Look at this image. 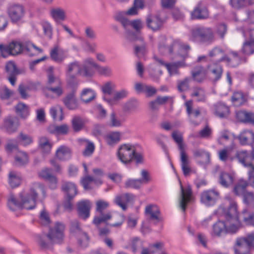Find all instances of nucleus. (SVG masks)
<instances>
[{
	"label": "nucleus",
	"mask_w": 254,
	"mask_h": 254,
	"mask_svg": "<svg viewBox=\"0 0 254 254\" xmlns=\"http://www.w3.org/2000/svg\"><path fill=\"white\" fill-rule=\"evenodd\" d=\"M95 91L90 88H84L80 93V99L85 103H88L96 98Z\"/></svg>",
	"instance_id": "e433bc0d"
},
{
	"label": "nucleus",
	"mask_w": 254,
	"mask_h": 254,
	"mask_svg": "<svg viewBox=\"0 0 254 254\" xmlns=\"http://www.w3.org/2000/svg\"><path fill=\"white\" fill-rule=\"evenodd\" d=\"M18 139L19 142L24 146L28 145L33 142V139L31 136L22 132L19 134Z\"/></svg>",
	"instance_id": "69168bd1"
},
{
	"label": "nucleus",
	"mask_w": 254,
	"mask_h": 254,
	"mask_svg": "<svg viewBox=\"0 0 254 254\" xmlns=\"http://www.w3.org/2000/svg\"><path fill=\"white\" fill-rule=\"evenodd\" d=\"M236 117L241 122L254 124V114L252 113L246 111H238L236 112Z\"/></svg>",
	"instance_id": "7c9ffc66"
},
{
	"label": "nucleus",
	"mask_w": 254,
	"mask_h": 254,
	"mask_svg": "<svg viewBox=\"0 0 254 254\" xmlns=\"http://www.w3.org/2000/svg\"><path fill=\"white\" fill-rule=\"evenodd\" d=\"M180 192L179 201L180 206H186L190 205L194 201L191 188L190 185L183 186L181 181H179Z\"/></svg>",
	"instance_id": "ddd939ff"
},
{
	"label": "nucleus",
	"mask_w": 254,
	"mask_h": 254,
	"mask_svg": "<svg viewBox=\"0 0 254 254\" xmlns=\"http://www.w3.org/2000/svg\"><path fill=\"white\" fill-rule=\"evenodd\" d=\"M155 60L159 64L164 65L167 69L170 75L178 74L179 73V67H184L186 65L184 62H178L173 64H166L161 59L157 57H154Z\"/></svg>",
	"instance_id": "6ab92c4d"
},
{
	"label": "nucleus",
	"mask_w": 254,
	"mask_h": 254,
	"mask_svg": "<svg viewBox=\"0 0 254 254\" xmlns=\"http://www.w3.org/2000/svg\"><path fill=\"white\" fill-rule=\"evenodd\" d=\"M84 124L83 120L79 117H75L72 120V126L75 131L81 130L83 128Z\"/></svg>",
	"instance_id": "bf43d9fd"
},
{
	"label": "nucleus",
	"mask_w": 254,
	"mask_h": 254,
	"mask_svg": "<svg viewBox=\"0 0 254 254\" xmlns=\"http://www.w3.org/2000/svg\"><path fill=\"white\" fill-rule=\"evenodd\" d=\"M190 49L188 45L182 44L178 40H174L170 45L167 46L160 45L159 50L162 53H168L171 54L173 52H176L183 57L187 56V51Z\"/></svg>",
	"instance_id": "9d476101"
},
{
	"label": "nucleus",
	"mask_w": 254,
	"mask_h": 254,
	"mask_svg": "<svg viewBox=\"0 0 254 254\" xmlns=\"http://www.w3.org/2000/svg\"><path fill=\"white\" fill-rule=\"evenodd\" d=\"M218 211L226 220L218 221L213 225L212 235L220 237L226 233H236L241 227L237 207H219Z\"/></svg>",
	"instance_id": "f257e3e1"
},
{
	"label": "nucleus",
	"mask_w": 254,
	"mask_h": 254,
	"mask_svg": "<svg viewBox=\"0 0 254 254\" xmlns=\"http://www.w3.org/2000/svg\"><path fill=\"white\" fill-rule=\"evenodd\" d=\"M251 38L246 40L243 44L242 52L246 55H250L254 53V29L250 31Z\"/></svg>",
	"instance_id": "bb28decb"
},
{
	"label": "nucleus",
	"mask_w": 254,
	"mask_h": 254,
	"mask_svg": "<svg viewBox=\"0 0 254 254\" xmlns=\"http://www.w3.org/2000/svg\"><path fill=\"white\" fill-rule=\"evenodd\" d=\"M191 81V78L187 77L183 79L177 81V89L181 92H184L190 88V83Z\"/></svg>",
	"instance_id": "6e6d98bb"
},
{
	"label": "nucleus",
	"mask_w": 254,
	"mask_h": 254,
	"mask_svg": "<svg viewBox=\"0 0 254 254\" xmlns=\"http://www.w3.org/2000/svg\"><path fill=\"white\" fill-rule=\"evenodd\" d=\"M50 14L51 17L57 23H60L65 20L66 15L65 11L60 7H54L51 9Z\"/></svg>",
	"instance_id": "b1692460"
},
{
	"label": "nucleus",
	"mask_w": 254,
	"mask_h": 254,
	"mask_svg": "<svg viewBox=\"0 0 254 254\" xmlns=\"http://www.w3.org/2000/svg\"><path fill=\"white\" fill-rule=\"evenodd\" d=\"M53 143L49 138L45 136H42L39 139V147L42 153L49 154L51 153Z\"/></svg>",
	"instance_id": "c756f323"
},
{
	"label": "nucleus",
	"mask_w": 254,
	"mask_h": 254,
	"mask_svg": "<svg viewBox=\"0 0 254 254\" xmlns=\"http://www.w3.org/2000/svg\"><path fill=\"white\" fill-rule=\"evenodd\" d=\"M253 237L250 233L236 239L233 249L235 254H248L252 248H254Z\"/></svg>",
	"instance_id": "0eeeda50"
},
{
	"label": "nucleus",
	"mask_w": 254,
	"mask_h": 254,
	"mask_svg": "<svg viewBox=\"0 0 254 254\" xmlns=\"http://www.w3.org/2000/svg\"><path fill=\"white\" fill-rule=\"evenodd\" d=\"M97 63L92 58H87L83 62L82 65H80L79 75L90 77L94 74V68L96 69Z\"/></svg>",
	"instance_id": "dca6fc26"
},
{
	"label": "nucleus",
	"mask_w": 254,
	"mask_h": 254,
	"mask_svg": "<svg viewBox=\"0 0 254 254\" xmlns=\"http://www.w3.org/2000/svg\"><path fill=\"white\" fill-rule=\"evenodd\" d=\"M241 216L246 224L254 226V208L245 209Z\"/></svg>",
	"instance_id": "a19ab883"
},
{
	"label": "nucleus",
	"mask_w": 254,
	"mask_h": 254,
	"mask_svg": "<svg viewBox=\"0 0 254 254\" xmlns=\"http://www.w3.org/2000/svg\"><path fill=\"white\" fill-rule=\"evenodd\" d=\"M64 104L69 110H75L78 107L77 100L74 92H71L67 94L63 99Z\"/></svg>",
	"instance_id": "cd10ccee"
},
{
	"label": "nucleus",
	"mask_w": 254,
	"mask_h": 254,
	"mask_svg": "<svg viewBox=\"0 0 254 254\" xmlns=\"http://www.w3.org/2000/svg\"><path fill=\"white\" fill-rule=\"evenodd\" d=\"M13 91L9 90L5 86L0 87V98L2 100L9 99L12 95Z\"/></svg>",
	"instance_id": "0e129e2a"
},
{
	"label": "nucleus",
	"mask_w": 254,
	"mask_h": 254,
	"mask_svg": "<svg viewBox=\"0 0 254 254\" xmlns=\"http://www.w3.org/2000/svg\"><path fill=\"white\" fill-rule=\"evenodd\" d=\"M193 154L195 158L199 159L201 164H207L210 161L209 153L203 149H195L193 150Z\"/></svg>",
	"instance_id": "ea45409f"
},
{
	"label": "nucleus",
	"mask_w": 254,
	"mask_h": 254,
	"mask_svg": "<svg viewBox=\"0 0 254 254\" xmlns=\"http://www.w3.org/2000/svg\"><path fill=\"white\" fill-rule=\"evenodd\" d=\"M80 70V65L78 62H75L67 65L66 71V81L69 86L73 87L78 85L76 75H79Z\"/></svg>",
	"instance_id": "4468645a"
},
{
	"label": "nucleus",
	"mask_w": 254,
	"mask_h": 254,
	"mask_svg": "<svg viewBox=\"0 0 254 254\" xmlns=\"http://www.w3.org/2000/svg\"><path fill=\"white\" fill-rule=\"evenodd\" d=\"M15 162L18 165H22L28 162L27 155L23 152L18 151L15 157Z\"/></svg>",
	"instance_id": "052dcab7"
},
{
	"label": "nucleus",
	"mask_w": 254,
	"mask_h": 254,
	"mask_svg": "<svg viewBox=\"0 0 254 254\" xmlns=\"http://www.w3.org/2000/svg\"><path fill=\"white\" fill-rule=\"evenodd\" d=\"M131 198V196L128 194L117 196L115 199V202L119 206H126L127 202H129Z\"/></svg>",
	"instance_id": "13d9d810"
},
{
	"label": "nucleus",
	"mask_w": 254,
	"mask_h": 254,
	"mask_svg": "<svg viewBox=\"0 0 254 254\" xmlns=\"http://www.w3.org/2000/svg\"><path fill=\"white\" fill-rule=\"evenodd\" d=\"M135 148L129 144L121 145L118 149L117 155L119 159L124 164H128L133 160Z\"/></svg>",
	"instance_id": "f8f14e48"
},
{
	"label": "nucleus",
	"mask_w": 254,
	"mask_h": 254,
	"mask_svg": "<svg viewBox=\"0 0 254 254\" xmlns=\"http://www.w3.org/2000/svg\"><path fill=\"white\" fill-rule=\"evenodd\" d=\"M54 68L52 66H50L48 68L47 72V83L48 86H53L54 84L57 85H61L62 83V82L61 79L57 76H55L53 73Z\"/></svg>",
	"instance_id": "a18cd8bd"
},
{
	"label": "nucleus",
	"mask_w": 254,
	"mask_h": 254,
	"mask_svg": "<svg viewBox=\"0 0 254 254\" xmlns=\"http://www.w3.org/2000/svg\"><path fill=\"white\" fill-rule=\"evenodd\" d=\"M93 182L95 185H99L102 184V181L100 178L94 179V178L86 176L81 180V184L85 189H90L89 184Z\"/></svg>",
	"instance_id": "864d4df0"
},
{
	"label": "nucleus",
	"mask_w": 254,
	"mask_h": 254,
	"mask_svg": "<svg viewBox=\"0 0 254 254\" xmlns=\"http://www.w3.org/2000/svg\"><path fill=\"white\" fill-rule=\"evenodd\" d=\"M207 70L208 74H211L210 77L213 80H217L221 76L222 69L219 65L210 64L208 66Z\"/></svg>",
	"instance_id": "f704fd0d"
},
{
	"label": "nucleus",
	"mask_w": 254,
	"mask_h": 254,
	"mask_svg": "<svg viewBox=\"0 0 254 254\" xmlns=\"http://www.w3.org/2000/svg\"><path fill=\"white\" fill-rule=\"evenodd\" d=\"M127 92L125 90H122L115 93L112 98L107 100V102L111 105L115 104L117 101L123 99L127 96Z\"/></svg>",
	"instance_id": "4d7b16f0"
},
{
	"label": "nucleus",
	"mask_w": 254,
	"mask_h": 254,
	"mask_svg": "<svg viewBox=\"0 0 254 254\" xmlns=\"http://www.w3.org/2000/svg\"><path fill=\"white\" fill-rule=\"evenodd\" d=\"M106 207H97L96 212L99 216H95L93 220V223L98 228L102 222H106L113 217L117 220V222L111 225L114 227H119L122 225L124 221V216L123 215L115 213L112 215L111 213L107 212L105 210Z\"/></svg>",
	"instance_id": "39448f33"
},
{
	"label": "nucleus",
	"mask_w": 254,
	"mask_h": 254,
	"mask_svg": "<svg viewBox=\"0 0 254 254\" xmlns=\"http://www.w3.org/2000/svg\"><path fill=\"white\" fill-rule=\"evenodd\" d=\"M5 69L9 75H17L19 73L18 70L13 62H8L6 64Z\"/></svg>",
	"instance_id": "338daca9"
},
{
	"label": "nucleus",
	"mask_w": 254,
	"mask_h": 254,
	"mask_svg": "<svg viewBox=\"0 0 254 254\" xmlns=\"http://www.w3.org/2000/svg\"><path fill=\"white\" fill-rule=\"evenodd\" d=\"M172 136L175 142L178 144L180 152L181 167L185 176L190 174L191 169L190 166L189 156L186 151V145L183 142V134L182 133L174 131Z\"/></svg>",
	"instance_id": "20e7f679"
},
{
	"label": "nucleus",
	"mask_w": 254,
	"mask_h": 254,
	"mask_svg": "<svg viewBox=\"0 0 254 254\" xmlns=\"http://www.w3.org/2000/svg\"><path fill=\"white\" fill-rule=\"evenodd\" d=\"M145 21L147 27L153 31L160 30L163 25L162 19L156 15L148 14Z\"/></svg>",
	"instance_id": "a211bd4d"
},
{
	"label": "nucleus",
	"mask_w": 254,
	"mask_h": 254,
	"mask_svg": "<svg viewBox=\"0 0 254 254\" xmlns=\"http://www.w3.org/2000/svg\"><path fill=\"white\" fill-rule=\"evenodd\" d=\"M50 112L54 120L61 121L64 119L63 108L59 105L51 107Z\"/></svg>",
	"instance_id": "8fccbe9b"
},
{
	"label": "nucleus",
	"mask_w": 254,
	"mask_h": 254,
	"mask_svg": "<svg viewBox=\"0 0 254 254\" xmlns=\"http://www.w3.org/2000/svg\"><path fill=\"white\" fill-rule=\"evenodd\" d=\"M191 38L193 41L210 44L215 41V35L212 28L197 27L191 30Z\"/></svg>",
	"instance_id": "423d86ee"
},
{
	"label": "nucleus",
	"mask_w": 254,
	"mask_h": 254,
	"mask_svg": "<svg viewBox=\"0 0 254 254\" xmlns=\"http://www.w3.org/2000/svg\"><path fill=\"white\" fill-rule=\"evenodd\" d=\"M185 106L186 107V111L188 115L190 117H197L200 114V109L197 108L193 109V102L191 100H189L185 103Z\"/></svg>",
	"instance_id": "3c124183"
},
{
	"label": "nucleus",
	"mask_w": 254,
	"mask_h": 254,
	"mask_svg": "<svg viewBox=\"0 0 254 254\" xmlns=\"http://www.w3.org/2000/svg\"><path fill=\"white\" fill-rule=\"evenodd\" d=\"M209 57L212 60L217 62H220L223 61L230 62L229 59L225 55L224 51L221 48L215 47L213 48L209 53Z\"/></svg>",
	"instance_id": "393cba45"
},
{
	"label": "nucleus",
	"mask_w": 254,
	"mask_h": 254,
	"mask_svg": "<svg viewBox=\"0 0 254 254\" xmlns=\"http://www.w3.org/2000/svg\"><path fill=\"white\" fill-rule=\"evenodd\" d=\"M191 96L198 102H204L206 99L204 90L199 87H195L192 89Z\"/></svg>",
	"instance_id": "49530a36"
},
{
	"label": "nucleus",
	"mask_w": 254,
	"mask_h": 254,
	"mask_svg": "<svg viewBox=\"0 0 254 254\" xmlns=\"http://www.w3.org/2000/svg\"><path fill=\"white\" fill-rule=\"evenodd\" d=\"M193 80L201 82L203 81L208 74L207 70L204 67L198 66L195 67L191 72Z\"/></svg>",
	"instance_id": "4be33fe9"
},
{
	"label": "nucleus",
	"mask_w": 254,
	"mask_h": 254,
	"mask_svg": "<svg viewBox=\"0 0 254 254\" xmlns=\"http://www.w3.org/2000/svg\"><path fill=\"white\" fill-rule=\"evenodd\" d=\"M41 240H43V241L44 242V243H46V244L50 242V240L48 239L47 234H43L41 235H38L37 236V242L38 245H39V246L42 249H44V250L50 249L51 248L52 245L54 244L53 242H50V243H49V245L47 247H45L44 246H42V245H41V244L40 241Z\"/></svg>",
	"instance_id": "e2e57ef3"
},
{
	"label": "nucleus",
	"mask_w": 254,
	"mask_h": 254,
	"mask_svg": "<svg viewBox=\"0 0 254 254\" xmlns=\"http://www.w3.org/2000/svg\"><path fill=\"white\" fill-rule=\"evenodd\" d=\"M39 220L40 223L44 225H48L51 222L49 213L45 209H43L40 213Z\"/></svg>",
	"instance_id": "680f3d73"
},
{
	"label": "nucleus",
	"mask_w": 254,
	"mask_h": 254,
	"mask_svg": "<svg viewBox=\"0 0 254 254\" xmlns=\"http://www.w3.org/2000/svg\"><path fill=\"white\" fill-rule=\"evenodd\" d=\"M63 84L53 87L47 86L44 89V94L49 98L54 99L61 96L64 93Z\"/></svg>",
	"instance_id": "aec40b11"
},
{
	"label": "nucleus",
	"mask_w": 254,
	"mask_h": 254,
	"mask_svg": "<svg viewBox=\"0 0 254 254\" xmlns=\"http://www.w3.org/2000/svg\"><path fill=\"white\" fill-rule=\"evenodd\" d=\"M237 158L244 166L250 167L253 170V166H254L251 163L248 162V160L250 158L249 154L246 151H240L237 153Z\"/></svg>",
	"instance_id": "de8ad7c7"
},
{
	"label": "nucleus",
	"mask_w": 254,
	"mask_h": 254,
	"mask_svg": "<svg viewBox=\"0 0 254 254\" xmlns=\"http://www.w3.org/2000/svg\"><path fill=\"white\" fill-rule=\"evenodd\" d=\"M51 59L57 63L62 62L66 57L65 52L59 45H55L51 50Z\"/></svg>",
	"instance_id": "5701e85b"
},
{
	"label": "nucleus",
	"mask_w": 254,
	"mask_h": 254,
	"mask_svg": "<svg viewBox=\"0 0 254 254\" xmlns=\"http://www.w3.org/2000/svg\"><path fill=\"white\" fill-rule=\"evenodd\" d=\"M127 39L131 42H135L133 51L136 56L138 57H143L147 53L146 43L144 42L143 37L140 34L130 33L127 35Z\"/></svg>",
	"instance_id": "1a4fd4ad"
},
{
	"label": "nucleus",
	"mask_w": 254,
	"mask_h": 254,
	"mask_svg": "<svg viewBox=\"0 0 254 254\" xmlns=\"http://www.w3.org/2000/svg\"><path fill=\"white\" fill-rule=\"evenodd\" d=\"M17 115L22 119H26L29 115V108L24 103L20 102L15 106Z\"/></svg>",
	"instance_id": "58836bf2"
},
{
	"label": "nucleus",
	"mask_w": 254,
	"mask_h": 254,
	"mask_svg": "<svg viewBox=\"0 0 254 254\" xmlns=\"http://www.w3.org/2000/svg\"><path fill=\"white\" fill-rule=\"evenodd\" d=\"M61 189L66 195L64 206H71L72 205L71 200L77 194V188L75 185L72 182L63 181Z\"/></svg>",
	"instance_id": "2eb2a0df"
},
{
	"label": "nucleus",
	"mask_w": 254,
	"mask_h": 254,
	"mask_svg": "<svg viewBox=\"0 0 254 254\" xmlns=\"http://www.w3.org/2000/svg\"><path fill=\"white\" fill-rule=\"evenodd\" d=\"M248 186V183L246 181L241 180L234 188L233 191L237 195H244L246 191V188Z\"/></svg>",
	"instance_id": "09e8293b"
},
{
	"label": "nucleus",
	"mask_w": 254,
	"mask_h": 254,
	"mask_svg": "<svg viewBox=\"0 0 254 254\" xmlns=\"http://www.w3.org/2000/svg\"><path fill=\"white\" fill-rule=\"evenodd\" d=\"M190 15L192 19H205L209 17V13L207 8L199 2L191 12Z\"/></svg>",
	"instance_id": "f3484780"
},
{
	"label": "nucleus",
	"mask_w": 254,
	"mask_h": 254,
	"mask_svg": "<svg viewBox=\"0 0 254 254\" xmlns=\"http://www.w3.org/2000/svg\"><path fill=\"white\" fill-rule=\"evenodd\" d=\"M25 50L30 56H35L43 52V50L37 47L30 42L26 43L22 45L20 43L12 42L8 45L0 44V53L3 58L9 55H17Z\"/></svg>",
	"instance_id": "f03ea898"
},
{
	"label": "nucleus",
	"mask_w": 254,
	"mask_h": 254,
	"mask_svg": "<svg viewBox=\"0 0 254 254\" xmlns=\"http://www.w3.org/2000/svg\"><path fill=\"white\" fill-rule=\"evenodd\" d=\"M65 229L64 225L61 222H56L54 226L51 228L48 234V239L50 242H53L54 244L61 243L63 242L64 238V231ZM44 243L43 240L40 241L41 245L44 247H47L49 243Z\"/></svg>",
	"instance_id": "6e6552de"
},
{
	"label": "nucleus",
	"mask_w": 254,
	"mask_h": 254,
	"mask_svg": "<svg viewBox=\"0 0 254 254\" xmlns=\"http://www.w3.org/2000/svg\"><path fill=\"white\" fill-rule=\"evenodd\" d=\"M232 101L235 106H241L247 101V96L242 91H235L232 96Z\"/></svg>",
	"instance_id": "79ce46f5"
},
{
	"label": "nucleus",
	"mask_w": 254,
	"mask_h": 254,
	"mask_svg": "<svg viewBox=\"0 0 254 254\" xmlns=\"http://www.w3.org/2000/svg\"><path fill=\"white\" fill-rule=\"evenodd\" d=\"M155 207H146L145 213L146 216L152 220H155L157 222L162 220L160 215V212L157 209H154Z\"/></svg>",
	"instance_id": "603ef678"
},
{
	"label": "nucleus",
	"mask_w": 254,
	"mask_h": 254,
	"mask_svg": "<svg viewBox=\"0 0 254 254\" xmlns=\"http://www.w3.org/2000/svg\"><path fill=\"white\" fill-rule=\"evenodd\" d=\"M7 13L11 22L17 23L23 18L25 14V9L22 4L13 3L8 6Z\"/></svg>",
	"instance_id": "9b49d317"
},
{
	"label": "nucleus",
	"mask_w": 254,
	"mask_h": 254,
	"mask_svg": "<svg viewBox=\"0 0 254 254\" xmlns=\"http://www.w3.org/2000/svg\"><path fill=\"white\" fill-rule=\"evenodd\" d=\"M213 111L215 115L221 118L228 117L230 114L229 107L222 103H218L213 106Z\"/></svg>",
	"instance_id": "c85d7f7f"
},
{
	"label": "nucleus",
	"mask_w": 254,
	"mask_h": 254,
	"mask_svg": "<svg viewBox=\"0 0 254 254\" xmlns=\"http://www.w3.org/2000/svg\"><path fill=\"white\" fill-rule=\"evenodd\" d=\"M38 193L34 189H31L29 192H21L18 198L11 195L8 200L9 205L24 206H35L37 205L36 200Z\"/></svg>",
	"instance_id": "7ed1b4c3"
},
{
	"label": "nucleus",
	"mask_w": 254,
	"mask_h": 254,
	"mask_svg": "<svg viewBox=\"0 0 254 254\" xmlns=\"http://www.w3.org/2000/svg\"><path fill=\"white\" fill-rule=\"evenodd\" d=\"M143 241L138 237H133L129 240L127 246L125 247L130 249L133 253H136L140 248H143Z\"/></svg>",
	"instance_id": "2f4dec72"
},
{
	"label": "nucleus",
	"mask_w": 254,
	"mask_h": 254,
	"mask_svg": "<svg viewBox=\"0 0 254 254\" xmlns=\"http://www.w3.org/2000/svg\"><path fill=\"white\" fill-rule=\"evenodd\" d=\"M48 131L51 133L65 135L69 131V127L65 124L61 126L50 125L48 128Z\"/></svg>",
	"instance_id": "c9c22d12"
},
{
	"label": "nucleus",
	"mask_w": 254,
	"mask_h": 254,
	"mask_svg": "<svg viewBox=\"0 0 254 254\" xmlns=\"http://www.w3.org/2000/svg\"><path fill=\"white\" fill-rule=\"evenodd\" d=\"M19 125L18 120L15 117L8 116L4 121V127L9 133L15 132Z\"/></svg>",
	"instance_id": "a878e982"
},
{
	"label": "nucleus",
	"mask_w": 254,
	"mask_h": 254,
	"mask_svg": "<svg viewBox=\"0 0 254 254\" xmlns=\"http://www.w3.org/2000/svg\"><path fill=\"white\" fill-rule=\"evenodd\" d=\"M71 150L65 145L59 147L55 152V158L61 161H65L69 159L71 157Z\"/></svg>",
	"instance_id": "412c9836"
},
{
	"label": "nucleus",
	"mask_w": 254,
	"mask_h": 254,
	"mask_svg": "<svg viewBox=\"0 0 254 254\" xmlns=\"http://www.w3.org/2000/svg\"><path fill=\"white\" fill-rule=\"evenodd\" d=\"M105 140L110 146H113L118 143L121 139V133L119 132H111L105 136Z\"/></svg>",
	"instance_id": "c03bdc74"
},
{
	"label": "nucleus",
	"mask_w": 254,
	"mask_h": 254,
	"mask_svg": "<svg viewBox=\"0 0 254 254\" xmlns=\"http://www.w3.org/2000/svg\"><path fill=\"white\" fill-rule=\"evenodd\" d=\"M239 140L242 145H246L254 142V132L250 130H245L241 132Z\"/></svg>",
	"instance_id": "473e14b6"
},
{
	"label": "nucleus",
	"mask_w": 254,
	"mask_h": 254,
	"mask_svg": "<svg viewBox=\"0 0 254 254\" xmlns=\"http://www.w3.org/2000/svg\"><path fill=\"white\" fill-rule=\"evenodd\" d=\"M70 232L76 237H77L78 235H81L83 236V237L85 238V241L82 244L84 246L87 245L89 240V236L86 233L81 230L79 224L77 221H74L72 222L70 227Z\"/></svg>",
	"instance_id": "72a5a7b5"
},
{
	"label": "nucleus",
	"mask_w": 254,
	"mask_h": 254,
	"mask_svg": "<svg viewBox=\"0 0 254 254\" xmlns=\"http://www.w3.org/2000/svg\"><path fill=\"white\" fill-rule=\"evenodd\" d=\"M211 128L208 126H206L199 131L198 137L203 138H210L211 137Z\"/></svg>",
	"instance_id": "774afa93"
},
{
	"label": "nucleus",
	"mask_w": 254,
	"mask_h": 254,
	"mask_svg": "<svg viewBox=\"0 0 254 254\" xmlns=\"http://www.w3.org/2000/svg\"><path fill=\"white\" fill-rule=\"evenodd\" d=\"M21 176L17 172H10L9 174V183L12 188L18 187L21 183Z\"/></svg>",
	"instance_id": "5fc2aeb1"
},
{
	"label": "nucleus",
	"mask_w": 254,
	"mask_h": 254,
	"mask_svg": "<svg viewBox=\"0 0 254 254\" xmlns=\"http://www.w3.org/2000/svg\"><path fill=\"white\" fill-rule=\"evenodd\" d=\"M219 182L223 187L227 188L233 184V178L231 174L222 172L219 175Z\"/></svg>",
	"instance_id": "37998d69"
},
{
	"label": "nucleus",
	"mask_w": 254,
	"mask_h": 254,
	"mask_svg": "<svg viewBox=\"0 0 254 254\" xmlns=\"http://www.w3.org/2000/svg\"><path fill=\"white\" fill-rule=\"evenodd\" d=\"M218 195L219 193L213 190L204 191L201 194V201L204 204H207L215 200Z\"/></svg>",
	"instance_id": "4c0bfd02"
}]
</instances>
